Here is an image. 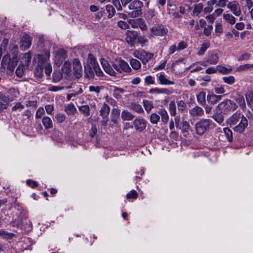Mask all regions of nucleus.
Masks as SVG:
<instances>
[{
	"instance_id": "nucleus-46",
	"label": "nucleus",
	"mask_w": 253,
	"mask_h": 253,
	"mask_svg": "<svg viewBox=\"0 0 253 253\" xmlns=\"http://www.w3.org/2000/svg\"><path fill=\"white\" fill-rule=\"evenodd\" d=\"M106 10L108 14V17L112 18L115 14L116 11L112 5L108 4L106 6Z\"/></svg>"
},
{
	"instance_id": "nucleus-56",
	"label": "nucleus",
	"mask_w": 253,
	"mask_h": 253,
	"mask_svg": "<svg viewBox=\"0 0 253 253\" xmlns=\"http://www.w3.org/2000/svg\"><path fill=\"white\" fill-rule=\"evenodd\" d=\"M66 118V116L61 113H58L55 117L57 122L59 123H63L65 120Z\"/></svg>"
},
{
	"instance_id": "nucleus-16",
	"label": "nucleus",
	"mask_w": 253,
	"mask_h": 253,
	"mask_svg": "<svg viewBox=\"0 0 253 253\" xmlns=\"http://www.w3.org/2000/svg\"><path fill=\"white\" fill-rule=\"evenodd\" d=\"M248 120L247 118L243 116L241 118V120L238 124L235 125L233 127V129L235 131H236L239 133H242L245 128L248 126Z\"/></svg>"
},
{
	"instance_id": "nucleus-59",
	"label": "nucleus",
	"mask_w": 253,
	"mask_h": 253,
	"mask_svg": "<svg viewBox=\"0 0 253 253\" xmlns=\"http://www.w3.org/2000/svg\"><path fill=\"white\" fill-rule=\"evenodd\" d=\"M253 68V64H246L240 65L238 67L237 70L239 71H245L248 69Z\"/></svg>"
},
{
	"instance_id": "nucleus-30",
	"label": "nucleus",
	"mask_w": 253,
	"mask_h": 253,
	"mask_svg": "<svg viewBox=\"0 0 253 253\" xmlns=\"http://www.w3.org/2000/svg\"><path fill=\"white\" fill-rule=\"evenodd\" d=\"M216 0H210L207 2L206 6L204 8V13L207 14L210 13L213 10V6L215 4Z\"/></svg>"
},
{
	"instance_id": "nucleus-51",
	"label": "nucleus",
	"mask_w": 253,
	"mask_h": 253,
	"mask_svg": "<svg viewBox=\"0 0 253 253\" xmlns=\"http://www.w3.org/2000/svg\"><path fill=\"white\" fill-rule=\"evenodd\" d=\"M223 132L226 135L228 140L229 142H231L233 140L232 131L229 128L225 127L223 128Z\"/></svg>"
},
{
	"instance_id": "nucleus-1",
	"label": "nucleus",
	"mask_w": 253,
	"mask_h": 253,
	"mask_svg": "<svg viewBox=\"0 0 253 253\" xmlns=\"http://www.w3.org/2000/svg\"><path fill=\"white\" fill-rule=\"evenodd\" d=\"M31 60V54L29 52L24 54L20 59V63L17 68L15 73L19 77H21L29 66Z\"/></svg>"
},
{
	"instance_id": "nucleus-52",
	"label": "nucleus",
	"mask_w": 253,
	"mask_h": 253,
	"mask_svg": "<svg viewBox=\"0 0 253 253\" xmlns=\"http://www.w3.org/2000/svg\"><path fill=\"white\" fill-rule=\"evenodd\" d=\"M145 84L147 85H150L151 84H155V80L154 78L152 76H147L145 77L144 79Z\"/></svg>"
},
{
	"instance_id": "nucleus-6",
	"label": "nucleus",
	"mask_w": 253,
	"mask_h": 253,
	"mask_svg": "<svg viewBox=\"0 0 253 253\" xmlns=\"http://www.w3.org/2000/svg\"><path fill=\"white\" fill-rule=\"evenodd\" d=\"M220 53L217 51H210L206 58V60L201 63V65L207 66L209 65L216 64L219 59Z\"/></svg>"
},
{
	"instance_id": "nucleus-4",
	"label": "nucleus",
	"mask_w": 253,
	"mask_h": 253,
	"mask_svg": "<svg viewBox=\"0 0 253 253\" xmlns=\"http://www.w3.org/2000/svg\"><path fill=\"white\" fill-rule=\"evenodd\" d=\"M143 5V2L140 0H135L132 1L129 4L128 8L133 11L128 13V15L131 18H136L140 16L142 13L141 8Z\"/></svg>"
},
{
	"instance_id": "nucleus-48",
	"label": "nucleus",
	"mask_w": 253,
	"mask_h": 253,
	"mask_svg": "<svg viewBox=\"0 0 253 253\" xmlns=\"http://www.w3.org/2000/svg\"><path fill=\"white\" fill-rule=\"evenodd\" d=\"M160 119V116L156 113H152L150 116V121L152 124H157Z\"/></svg>"
},
{
	"instance_id": "nucleus-45",
	"label": "nucleus",
	"mask_w": 253,
	"mask_h": 253,
	"mask_svg": "<svg viewBox=\"0 0 253 253\" xmlns=\"http://www.w3.org/2000/svg\"><path fill=\"white\" fill-rule=\"evenodd\" d=\"M224 83L231 85L235 83V78L233 76L223 77L222 78Z\"/></svg>"
},
{
	"instance_id": "nucleus-26",
	"label": "nucleus",
	"mask_w": 253,
	"mask_h": 253,
	"mask_svg": "<svg viewBox=\"0 0 253 253\" xmlns=\"http://www.w3.org/2000/svg\"><path fill=\"white\" fill-rule=\"evenodd\" d=\"M222 97V95L208 94L207 95V101L209 103L214 105L220 101Z\"/></svg>"
},
{
	"instance_id": "nucleus-61",
	"label": "nucleus",
	"mask_w": 253,
	"mask_h": 253,
	"mask_svg": "<svg viewBox=\"0 0 253 253\" xmlns=\"http://www.w3.org/2000/svg\"><path fill=\"white\" fill-rule=\"evenodd\" d=\"M45 73L47 76H49L52 72V67L50 63H47L44 65Z\"/></svg>"
},
{
	"instance_id": "nucleus-58",
	"label": "nucleus",
	"mask_w": 253,
	"mask_h": 253,
	"mask_svg": "<svg viewBox=\"0 0 253 253\" xmlns=\"http://www.w3.org/2000/svg\"><path fill=\"white\" fill-rule=\"evenodd\" d=\"M138 197V194L137 192L134 190H131L129 193H127L126 195V198L127 199H136Z\"/></svg>"
},
{
	"instance_id": "nucleus-44",
	"label": "nucleus",
	"mask_w": 253,
	"mask_h": 253,
	"mask_svg": "<svg viewBox=\"0 0 253 253\" xmlns=\"http://www.w3.org/2000/svg\"><path fill=\"white\" fill-rule=\"evenodd\" d=\"M245 96L248 105L251 106L253 102V92L248 91L245 94Z\"/></svg>"
},
{
	"instance_id": "nucleus-28",
	"label": "nucleus",
	"mask_w": 253,
	"mask_h": 253,
	"mask_svg": "<svg viewBox=\"0 0 253 253\" xmlns=\"http://www.w3.org/2000/svg\"><path fill=\"white\" fill-rule=\"evenodd\" d=\"M204 11V5L202 3H199L193 6L192 13L193 15L199 17L200 14Z\"/></svg>"
},
{
	"instance_id": "nucleus-41",
	"label": "nucleus",
	"mask_w": 253,
	"mask_h": 253,
	"mask_svg": "<svg viewBox=\"0 0 253 253\" xmlns=\"http://www.w3.org/2000/svg\"><path fill=\"white\" fill-rule=\"evenodd\" d=\"M150 92L156 94H168L169 91L166 88H154L151 89Z\"/></svg>"
},
{
	"instance_id": "nucleus-19",
	"label": "nucleus",
	"mask_w": 253,
	"mask_h": 253,
	"mask_svg": "<svg viewBox=\"0 0 253 253\" xmlns=\"http://www.w3.org/2000/svg\"><path fill=\"white\" fill-rule=\"evenodd\" d=\"M243 116H244L242 115L240 112H236L227 120V123L230 127H233L241 121Z\"/></svg>"
},
{
	"instance_id": "nucleus-27",
	"label": "nucleus",
	"mask_w": 253,
	"mask_h": 253,
	"mask_svg": "<svg viewBox=\"0 0 253 253\" xmlns=\"http://www.w3.org/2000/svg\"><path fill=\"white\" fill-rule=\"evenodd\" d=\"M224 21L228 24L233 25L236 23V19L231 14L226 13L223 14Z\"/></svg>"
},
{
	"instance_id": "nucleus-63",
	"label": "nucleus",
	"mask_w": 253,
	"mask_h": 253,
	"mask_svg": "<svg viewBox=\"0 0 253 253\" xmlns=\"http://www.w3.org/2000/svg\"><path fill=\"white\" fill-rule=\"evenodd\" d=\"M178 127L184 130H188L189 129L190 125L187 121L183 120L180 124V126Z\"/></svg>"
},
{
	"instance_id": "nucleus-24",
	"label": "nucleus",
	"mask_w": 253,
	"mask_h": 253,
	"mask_svg": "<svg viewBox=\"0 0 253 253\" xmlns=\"http://www.w3.org/2000/svg\"><path fill=\"white\" fill-rule=\"evenodd\" d=\"M190 114L193 117H201L204 114V110L200 107L196 106L189 110Z\"/></svg>"
},
{
	"instance_id": "nucleus-5",
	"label": "nucleus",
	"mask_w": 253,
	"mask_h": 253,
	"mask_svg": "<svg viewBox=\"0 0 253 253\" xmlns=\"http://www.w3.org/2000/svg\"><path fill=\"white\" fill-rule=\"evenodd\" d=\"M212 121L210 119H203L196 123L195 125L196 132L198 135H202L209 128Z\"/></svg>"
},
{
	"instance_id": "nucleus-62",
	"label": "nucleus",
	"mask_w": 253,
	"mask_h": 253,
	"mask_svg": "<svg viewBox=\"0 0 253 253\" xmlns=\"http://www.w3.org/2000/svg\"><path fill=\"white\" fill-rule=\"evenodd\" d=\"M117 25L119 27L122 29H127L129 28L128 23L124 21H119L118 22Z\"/></svg>"
},
{
	"instance_id": "nucleus-14",
	"label": "nucleus",
	"mask_w": 253,
	"mask_h": 253,
	"mask_svg": "<svg viewBox=\"0 0 253 253\" xmlns=\"http://www.w3.org/2000/svg\"><path fill=\"white\" fill-rule=\"evenodd\" d=\"M66 57V52L63 49H58L55 53L54 61L55 64L59 66Z\"/></svg>"
},
{
	"instance_id": "nucleus-15",
	"label": "nucleus",
	"mask_w": 253,
	"mask_h": 253,
	"mask_svg": "<svg viewBox=\"0 0 253 253\" xmlns=\"http://www.w3.org/2000/svg\"><path fill=\"white\" fill-rule=\"evenodd\" d=\"M151 33L156 36H163L167 34L168 30L162 25H155L150 29Z\"/></svg>"
},
{
	"instance_id": "nucleus-20",
	"label": "nucleus",
	"mask_w": 253,
	"mask_h": 253,
	"mask_svg": "<svg viewBox=\"0 0 253 253\" xmlns=\"http://www.w3.org/2000/svg\"><path fill=\"white\" fill-rule=\"evenodd\" d=\"M159 83L162 85H173L174 82L169 80L164 72H160L156 75Z\"/></svg>"
},
{
	"instance_id": "nucleus-11",
	"label": "nucleus",
	"mask_w": 253,
	"mask_h": 253,
	"mask_svg": "<svg viewBox=\"0 0 253 253\" xmlns=\"http://www.w3.org/2000/svg\"><path fill=\"white\" fill-rule=\"evenodd\" d=\"M73 71L74 75L76 78H80L82 75V67L81 62L78 59H74L73 61Z\"/></svg>"
},
{
	"instance_id": "nucleus-10",
	"label": "nucleus",
	"mask_w": 253,
	"mask_h": 253,
	"mask_svg": "<svg viewBox=\"0 0 253 253\" xmlns=\"http://www.w3.org/2000/svg\"><path fill=\"white\" fill-rule=\"evenodd\" d=\"M50 56L49 50H46L44 51V54H38L35 56V60L37 61L38 66L43 67L48 62Z\"/></svg>"
},
{
	"instance_id": "nucleus-55",
	"label": "nucleus",
	"mask_w": 253,
	"mask_h": 253,
	"mask_svg": "<svg viewBox=\"0 0 253 253\" xmlns=\"http://www.w3.org/2000/svg\"><path fill=\"white\" fill-rule=\"evenodd\" d=\"M228 3V0H216L215 4L216 7H225Z\"/></svg>"
},
{
	"instance_id": "nucleus-43",
	"label": "nucleus",
	"mask_w": 253,
	"mask_h": 253,
	"mask_svg": "<svg viewBox=\"0 0 253 253\" xmlns=\"http://www.w3.org/2000/svg\"><path fill=\"white\" fill-rule=\"evenodd\" d=\"M79 110L84 116L87 117L90 115V109L88 105L81 106L79 107Z\"/></svg>"
},
{
	"instance_id": "nucleus-2",
	"label": "nucleus",
	"mask_w": 253,
	"mask_h": 253,
	"mask_svg": "<svg viewBox=\"0 0 253 253\" xmlns=\"http://www.w3.org/2000/svg\"><path fill=\"white\" fill-rule=\"evenodd\" d=\"M238 105L234 101L229 99H226L218 104L217 109L221 113L226 114L236 110Z\"/></svg>"
},
{
	"instance_id": "nucleus-21",
	"label": "nucleus",
	"mask_w": 253,
	"mask_h": 253,
	"mask_svg": "<svg viewBox=\"0 0 253 253\" xmlns=\"http://www.w3.org/2000/svg\"><path fill=\"white\" fill-rule=\"evenodd\" d=\"M10 101L4 92H0V112L7 109Z\"/></svg>"
},
{
	"instance_id": "nucleus-49",
	"label": "nucleus",
	"mask_w": 253,
	"mask_h": 253,
	"mask_svg": "<svg viewBox=\"0 0 253 253\" xmlns=\"http://www.w3.org/2000/svg\"><path fill=\"white\" fill-rule=\"evenodd\" d=\"M130 108L138 113H142L144 112L141 106L136 103L131 104Z\"/></svg>"
},
{
	"instance_id": "nucleus-57",
	"label": "nucleus",
	"mask_w": 253,
	"mask_h": 253,
	"mask_svg": "<svg viewBox=\"0 0 253 253\" xmlns=\"http://www.w3.org/2000/svg\"><path fill=\"white\" fill-rule=\"evenodd\" d=\"M78 88L79 90H77L76 92H72L67 95V99L68 101L71 100L72 97L80 94L83 92V90L81 89V87H79Z\"/></svg>"
},
{
	"instance_id": "nucleus-23",
	"label": "nucleus",
	"mask_w": 253,
	"mask_h": 253,
	"mask_svg": "<svg viewBox=\"0 0 253 253\" xmlns=\"http://www.w3.org/2000/svg\"><path fill=\"white\" fill-rule=\"evenodd\" d=\"M31 38L29 35H24L21 41V48L22 49L25 50L29 48L31 45Z\"/></svg>"
},
{
	"instance_id": "nucleus-53",
	"label": "nucleus",
	"mask_w": 253,
	"mask_h": 253,
	"mask_svg": "<svg viewBox=\"0 0 253 253\" xmlns=\"http://www.w3.org/2000/svg\"><path fill=\"white\" fill-rule=\"evenodd\" d=\"M24 108V106L21 103L17 102L15 103L12 107V111H21Z\"/></svg>"
},
{
	"instance_id": "nucleus-37",
	"label": "nucleus",
	"mask_w": 253,
	"mask_h": 253,
	"mask_svg": "<svg viewBox=\"0 0 253 253\" xmlns=\"http://www.w3.org/2000/svg\"><path fill=\"white\" fill-rule=\"evenodd\" d=\"M217 70L222 74H228L231 73L232 68L231 67L226 68L221 65H217Z\"/></svg>"
},
{
	"instance_id": "nucleus-64",
	"label": "nucleus",
	"mask_w": 253,
	"mask_h": 253,
	"mask_svg": "<svg viewBox=\"0 0 253 253\" xmlns=\"http://www.w3.org/2000/svg\"><path fill=\"white\" fill-rule=\"evenodd\" d=\"M44 114V109L42 107H39L37 110L36 114V118H41Z\"/></svg>"
},
{
	"instance_id": "nucleus-54",
	"label": "nucleus",
	"mask_w": 253,
	"mask_h": 253,
	"mask_svg": "<svg viewBox=\"0 0 253 253\" xmlns=\"http://www.w3.org/2000/svg\"><path fill=\"white\" fill-rule=\"evenodd\" d=\"M213 119L218 123L221 124L224 120L222 114L216 113L213 116Z\"/></svg>"
},
{
	"instance_id": "nucleus-38",
	"label": "nucleus",
	"mask_w": 253,
	"mask_h": 253,
	"mask_svg": "<svg viewBox=\"0 0 253 253\" xmlns=\"http://www.w3.org/2000/svg\"><path fill=\"white\" fill-rule=\"evenodd\" d=\"M62 72L67 75H70L72 72V65L69 62H65L62 68Z\"/></svg>"
},
{
	"instance_id": "nucleus-47",
	"label": "nucleus",
	"mask_w": 253,
	"mask_h": 253,
	"mask_svg": "<svg viewBox=\"0 0 253 253\" xmlns=\"http://www.w3.org/2000/svg\"><path fill=\"white\" fill-rule=\"evenodd\" d=\"M103 89L102 86L90 85L89 86L88 90L90 92H94L97 96L100 93L101 89Z\"/></svg>"
},
{
	"instance_id": "nucleus-25",
	"label": "nucleus",
	"mask_w": 253,
	"mask_h": 253,
	"mask_svg": "<svg viewBox=\"0 0 253 253\" xmlns=\"http://www.w3.org/2000/svg\"><path fill=\"white\" fill-rule=\"evenodd\" d=\"M110 107L108 106L107 104L105 103L103 104L100 109V115L102 117V118L104 119L107 118L110 112ZM107 121L108 119H106L105 121H104V124H106Z\"/></svg>"
},
{
	"instance_id": "nucleus-13",
	"label": "nucleus",
	"mask_w": 253,
	"mask_h": 253,
	"mask_svg": "<svg viewBox=\"0 0 253 253\" xmlns=\"http://www.w3.org/2000/svg\"><path fill=\"white\" fill-rule=\"evenodd\" d=\"M135 129L139 131H142L146 127V122L142 117L136 118L133 122Z\"/></svg>"
},
{
	"instance_id": "nucleus-3",
	"label": "nucleus",
	"mask_w": 253,
	"mask_h": 253,
	"mask_svg": "<svg viewBox=\"0 0 253 253\" xmlns=\"http://www.w3.org/2000/svg\"><path fill=\"white\" fill-rule=\"evenodd\" d=\"M112 65L113 67L119 73H128L132 71L128 64L121 59H115L112 62Z\"/></svg>"
},
{
	"instance_id": "nucleus-39",
	"label": "nucleus",
	"mask_w": 253,
	"mask_h": 253,
	"mask_svg": "<svg viewBox=\"0 0 253 253\" xmlns=\"http://www.w3.org/2000/svg\"><path fill=\"white\" fill-rule=\"evenodd\" d=\"M130 64L134 70H138L141 67V63L136 59H131L130 60Z\"/></svg>"
},
{
	"instance_id": "nucleus-9",
	"label": "nucleus",
	"mask_w": 253,
	"mask_h": 253,
	"mask_svg": "<svg viewBox=\"0 0 253 253\" xmlns=\"http://www.w3.org/2000/svg\"><path fill=\"white\" fill-rule=\"evenodd\" d=\"M128 23L132 28H140L142 31H146L147 29V26L142 18L129 19Z\"/></svg>"
},
{
	"instance_id": "nucleus-31",
	"label": "nucleus",
	"mask_w": 253,
	"mask_h": 253,
	"mask_svg": "<svg viewBox=\"0 0 253 253\" xmlns=\"http://www.w3.org/2000/svg\"><path fill=\"white\" fill-rule=\"evenodd\" d=\"M134 116L128 111L125 110L121 113V118L123 121H131Z\"/></svg>"
},
{
	"instance_id": "nucleus-32",
	"label": "nucleus",
	"mask_w": 253,
	"mask_h": 253,
	"mask_svg": "<svg viewBox=\"0 0 253 253\" xmlns=\"http://www.w3.org/2000/svg\"><path fill=\"white\" fill-rule=\"evenodd\" d=\"M206 94L205 92L201 91L196 95L198 103L202 106H205L206 103Z\"/></svg>"
},
{
	"instance_id": "nucleus-42",
	"label": "nucleus",
	"mask_w": 253,
	"mask_h": 253,
	"mask_svg": "<svg viewBox=\"0 0 253 253\" xmlns=\"http://www.w3.org/2000/svg\"><path fill=\"white\" fill-rule=\"evenodd\" d=\"M143 103L146 111L148 113L150 112L154 107L152 102L150 101L144 100H143Z\"/></svg>"
},
{
	"instance_id": "nucleus-22",
	"label": "nucleus",
	"mask_w": 253,
	"mask_h": 253,
	"mask_svg": "<svg viewBox=\"0 0 253 253\" xmlns=\"http://www.w3.org/2000/svg\"><path fill=\"white\" fill-rule=\"evenodd\" d=\"M4 93L10 102L15 100L19 95V91L13 88L9 89L8 91L4 92Z\"/></svg>"
},
{
	"instance_id": "nucleus-29",
	"label": "nucleus",
	"mask_w": 253,
	"mask_h": 253,
	"mask_svg": "<svg viewBox=\"0 0 253 253\" xmlns=\"http://www.w3.org/2000/svg\"><path fill=\"white\" fill-rule=\"evenodd\" d=\"M64 111L68 115H74L77 112V109L75 105L71 103L65 105Z\"/></svg>"
},
{
	"instance_id": "nucleus-34",
	"label": "nucleus",
	"mask_w": 253,
	"mask_h": 253,
	"mask_svg": "<svg viewBox=\"0 0 253 253\" xmlns=\"http://www.w3.org/2000/svg\"><path fill=\"white\" fill-rule=\"evenodd\" d=\"M235 100L242 109L246 107L245 100L243 95L241 94H237Z\"/></svg>"
},
{
	"instance_id": "nucleus-35",
	"label": "nucleus",
	"mask_w": 253,
	"mask_h": 253,
	"mask_svg": "<svg viewBox=\"0 0 253 253\" xmlns=\"http://www.w3.org/2000/svg\"><path fill=\"white\" fill-rule=\"evenodd\" d=\"M159 114L161 117V120L164 123H167L169 119L167 111L164 109H160L158 111Z\"/></svg>"
},
{
	"instance_id": "nucleus-36",
	"label": "nucleus",
	"mask_w": 253,
	"mask_h": 253,
	"mask_svg": "<svg viewBox=\"0 0 253 253\" xmlns=\"http://www.w3.org/2000/svg\"><path fill=\"white\" fill-rule=\"evenodd\" d=\"M120 111L118 109H113L111 112V121L117 124L120 117Z\"/></svg>"
},
{
	"instance_id": "nucleus-18",
	"label": "nucleus",
	"mask_w": 253,
	"mask_h": 253,
	"mask_svg": "<svg viewBox=\"0 0 253 253\" xmlns=\"http://www.w3.org/2000/svg\"><path fill=\"white\" fill-rule=\"evenodd\" d=\"M100 63L104 70L106 73L113 77L117 76V73L113 69L112 67L105 59L101 58L100 60Z\"/></svg>"
},
{
	"instance_id": "nucleus-17",
	"label": "nucleus",
	"mask_w": 253,
	"mask_h": 253,
	"mask_svg": "<svg viewBox=\"0 0 253 253\" xmlns=\"http://www.w3.org/2000/svg\"><path fill=\"white\" fill-rule=\"evenodd\" d=\"M227 7L236 16H239L242 13L240 6L235 1L229 2L227 4Z\"/></svg>"
},
{
	"instance_id": "nucleus-8",
	"label": "nucleus",
	"mask_w": 253,
	"mask_h": 253,
	"mask_svg": "<svg viewBox=\"0 0 253 253\" xmlns=\"http://www.w3.org/2000/svg\"><path fill=\"white\" fill-rule=\"evenodd\" d=\"M17 55H14L12 58H9V56L5 55L3 57L1 64L3 66L7 65V69L10 72H13L18 62Z\"/></svg>"
},
{
	"instance_id": "nucleus-7",
	"label": "nucleus",
	"mask_w": 253,
	"mask_h": 253,
	"mask_svg": "<svg viewBox=\"0 0 253 253\" xmlns=\"http://www.w3.org/2000/svg\"><path fill=\"white\" fill-rule=\"evenodd\" d=\"M132 55L134 57L140 60L143 64H146L153 57V53L146 52L143 49L135 50Z\"/></svg>"
},
{
	"instance_id": "nucleus-33",
	"label": "nucleus",
	"mask_w": 253,
	"mask_h": 253,
	"mask_svg": "<svg viewBox=\"0 0 253 253\" xmlns=\"http://www.w3.org/2000/svg\"><path fill=\"white\" fill-rule=\"evenodd\" d=\"M42 123L46 129L51 128L53 126V124L51 119L47 116H44L43 117Z\"/></svg>"
},
{
	"instance_id": "nucleus-40",
	"label": "nucleus",
	"mask_w": 253,
	"mask_h": 253,
	"mask_svg": "<svg viewBox=\"0 0 253 253\" xmlns=\"http://www.w3.org/2000/svg\"><path fill=\"white\" fill-rule=\"evenodd\" d=\"M210 47V43L205 42L201 45V47L197 52V54L199 56H202L205 53L206 50Z\"/></svg>"
},
{
	"instance_id": "nucleus-12",
	"label": "nucleus",
	"mask_w": 253,
	"mask_h": 253,
	"mask_svg": "<svg viewBox=\"0 0 253 253\" xmlns=\"http://www.w3.org/2000/svg\"><path fill=\"white\" fill-rule=\"evenodd\" d=\"M137 33L134 31L128 30L126 35V41L131 46H134V42L137 38Z\"/></svg>"
},
{
	"instance_id": "nucleus-60",
	"label": "nucleus",
	"mask_w": 253,
	"mask_h": 253,
	"mask_svg": "<svg viewBox=\"0 0 253 253\" xmlns=\"http://www.w3.org/2000/svg\"><path fill=\"white\" fill-rule=\"evenodd\" d=\"M178 110L180 111H183L186 108V103L182 100H179L177 102Z\"/></svg>"
},
{
	"instance_id": "nucleus-50",
	"label": "nucleus",
	"mask_w": 253,
	"mask_h": 253,
	"mask_svg": "<svg viewBox=\"0 0 253 253\" xmlns=\"http://www.w3.org/2000/svg\"><path fill=\"white\" fill-rule=\"evenodd\" d=\"M169 111L171 116H174L176 114V105L174 101H170L169 104Z\"/></svg>"
}]
</instances>
